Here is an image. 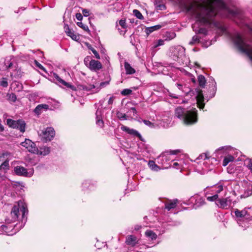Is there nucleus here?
Here are the masks:
<instances>
[{
  "instance_id": "nucleus-1",
  "label": "nucleus",
  "mask_w": 252,
  "mask_h": 252,
  "mask_svg": "<svg viewBox=\"0 0 252 252\" xmlns=\"http://www.w3.org/2000/svg\"><path fill=\"white\" fill-rule=\"evenodd\" d=\"M185 7L196 18L195 23L192 26L195 33L205 35L207 32L206 28L218 29L222 33L225 32L223 25L216 19L218 9L226 8L222 0H207L204 4L194 1L186 5Z\"/></svg>"
},
{
  "instance_id": "nucleus-2",
  "label": "nucleus",
  "mask_w": 252,
  "mask_h": 252,
  "mask_svg": "<svg viewBox=\"0 0 252 252\" xmlns=\"http://www.w3.org/2000/svg\"><path fill=\"white\" fill-rule=\"evenodd\" d=\"M232 38L239 50L245 53L252 61V46L248 44L246 40L239 33H235Z\"/></svg>"
},
{
  "instance_id": "nucleus-3",
  "label": "nucleus",
  "mask_w": 252,
  "mask_h": 252,
  "mask_svg": "<svg viewBox=\"0 0 252 252\" xmlns=\"http://www.w3.org/2000/svg\"><path fill=\"white\" fill-rule=\"evenodd\" d=\"M178 88L182 90L183 92L186 93L187 94L195 95L196 98L197 104L198 107L200 109H203L204 107V96L202 93V91L199 88H196L194 90H191L189 88L183 87V85L181 84H176Z\"/></svg>"
},
{
  "instance_id": "nucleus-4",
  "label": "nucleus",
  "mask_w": 252,
  "mask_h": 252,
  "mask_svg": "<svg viewBox=\"0 0 252 252\" xmlns=\"http://www.w3.org/2000/svg\"><path fill=\"white\" fill-rule=\"evenodd\" d=\"M196 111H179L178 117L187 125L192 124L196 121Z\"/></svg>"
},
{
  "instance_id": "nucleus-5",
  "label": "nucleus",
  "mask_w": 252,
  "mask_h": 252,
  "mask_svg": "<svg viewBox=\"0 0 252 252\" xmlns=\"http://www.w3.org/2000/svg\"><path fill=\"white\" fill-rule=\"evenodd\" d=\"M22 212V217L24 218L25 214L28 213L27 206L22 202H18L17 205H14L11 210L10 215L11 216L12 221H15L18 217L19 210Z\"/></svg>"
},
{
  "instance_id": "nucleus-6",
  "label": "nucleus",
  "mask_w": 252,
  "mask_h": 252,
  "mask_svg": "<svg viewBox=\"0 0 252 252\" xmlns=\"http://www.w3.org/2000/svg\"><path fill=\"white\" fill-rule=\"evenodd\" d=\"M55 135V131L52 127H48L42 130L39 133L41 140L43 142L50 141Z\"/></svg>"
},
{
  "instance_id": "nucleus-7",
  "label": "nucleus",
  "mask_w": 252,
  "mask_h": 252,
  "mask_svg": "<svg viewBox=\"0 0 252 252\" xmlns=\"http://www.w3.org/2000/svg\"><path fill=\"white\" fill-rule=\"evenodd\" d=\"M21 145L32 153H36L38 152V148L35 144L30 139H26L24 142L21 143Z\"/></svg>"
},
{
  "instance_id": "nucleus-8",
  "label": "nucleus",
  "mask_w": 252,
  "mask_h": 252,
  "mask_svg": "<svg viewBox=\"0 0 252 252\" xmlns=\"http://www.w3.org/2000/svg\"><path fill=\"white\" fill-rule=\"evenodd\" d=\"M216 204L220 208L227 209L231 205V200L228 197L218 199Z\"/></svg>"
},
{
  "instance_id": "nucleus-9",
  "label": "nucleus",
  "mask_w": 252,
  "mask_h": 252,
  "mask_svg": "<svg viewBox=\"0 0 252 252\" xmlns=\"http://www.w3.org/2000/svg\"><path fill=\"white\" fill-rule=\"evenodd\" d=\"M89 67L91 70L96 71L101 69L102 64L100 62L98 61L92 60L89 62Z\"/></svg>"
},
{
  "instance_id": "nucleus-10",
  "label": "nucleus",
  "mask_w": 252,
  "mask_h": 252,
  "mask_svg": "<svg viewBox=\"0 0 252 252\" xmlns=\"http://www.w3.org/2000/svg\"><path fill=\"white\" fill-rule=\"evenodd\" d=\"M126 243L127 245L134 246L138 243L137 238L136 236L132 235H128L126 237Z\"/></svg>"
},
{
  "instance_id": "nucleus-11",
  "label": "nucleus",
  "mask_w": 252,
  "mask_h": 252,
  "mask_svg": "<svg viewBox=\"0 0 252 252\" xmlns=\"http://www.w3.org/2000/svg\"><path fill=\"white\" fill-rule=\"evenodd\" d=\"M121 129L124 131H126L129 134L136 136L140 138L141 137L140 134L137 131L133 129H130L125 126H121Z\"/></svg>"
},
{
  "instance_id": "nucleus-12",
  "label": "nucleus",
  "mask_w": 252,
  "mask_h": 252,
  "mask_svg": "<svg viewBox=\"0 0 252 252\" xmlns=\"http://www.w3.org/2000/svg\"><path fill=\"white\" fill-rule=\"evenodd\" d=\"M14 171L16 175L26 176L28 175L27 170L24 167L17 166L15 167Z\"/></svg>"
},
{
  "instance_id": "nucleus-13",
  "label": "nucleus",
  "mask_w": 252,
  "mask_h": 252,
  "mask_svg": "<svg viewBox=\"0 0 252 252\" xmlns=\"http://www.w3.org/2000/svg\"><path fill=\"white\" fill-rule=\"evenodd\" d=\"M10 60H11L9 59L8 58L5 59L3 64L0 65V69L2 70H6L11 68L13 66V63Z\"/></svg>"
},
{
  "instance_id": "nucleus-14",
  "label": "nucleus",
  "mask_w": 252,
  "mask_h": 252,
  "mask_svg": "<svg viewBox=\"0 0 252 252\" xmlns=\"http://www.w3.org/2000/svg\"><path fill=\"white\" fill-rule=\"evenodd\" d=\"M177 203V199L170 200L169 202L165 203V208L168 211H170L171 209H174L176 207Z\"/></svg>"
},
{
  "instance_id": "nucleus-15",
  "label": "nucleus",
  "mask_w": 252,
  "mask_h": 252,
  "mask_svg": "<svg viewBox=\"0 0 252 252\" xmlns=\"http://www.w3.org/2000/svg\"><path fill=\"white\" fill-rule=\"evenodd\" d=\"M50 153V148L48 147L44 146L40 147L39 149H38V152L36 153L40 155L46 156Z\"/></svg>"
},
{
  "instance_id": "nucleus-16",
  "label": "nucleus",
  "mask_w": 252,
  "mask_h": 252,
  "mask_svg": "<svg viewBox=\"0 0 252 252\" xmlns=\"http://www.w3.org/2000/svg\"><path fill=\"white\" fill-rule=\"evenodd\" d=\"M234 213L237 218H243L247 215L248 212L246 209H244L241 211L236 209L234 211Z\"/></svg>"
},
{
  "instance_id": "nucleus-17",
  "label": "nucleus",
  "mask_w": 252,
  "mask_h": 252,
  "mask_svg": "<svg viewBox=\"0 0 252 252\" xmlns=\"http://www.w3.org/2000/svg\"><path fill=\"white\" fill-rule=\"evenodd\" d=\"M96 125L102 127L103 126L104 123L101 117V111L96 112Z\"/></svg>"
},
{
  "instance_id": "nucleus-18",
  "label": "nucleus",
  "mask_w": 252,
  "mask_h": 252,
  "mask_svg": "<svg viewBox=\"0 0 252 252\" xmlns=\"http://www.w3.org/2000/svg\"><path fill=\"white\" fill-rule=\"evenodd\" d=\"M124 66L127 74H132L135 72V69L131 66L128 63L125 62Z\"/></svg>"
},
{
  "instance_id": "nucleus-19",
  "label": "nucleus",
  "mask_w": 252,
  "mask_h": 252,
  "mask_svg": "<svg viewBox=\"0 0 252 252\" xmlns=\"http://www.w3.org/2000/svg\"><path fill=\"white\" fill-rule=\"evenodd\" d=\"M54 77L56 79V80L58 81V82L61 84V85H63L67 88H70L71 85H70L69 83L66 82L65 81L61 79L57 74H54Z\"/></svg>"
},
{
  "instance_id": "nucleus-20",
  "label": "nucleus",
  "mask_w": 252,
  "mask_h": 252,
  "mask_svg": "<svg viewBox=\"0 0 252 252\" xmlns=\"http://www.w3.org/2000/svg\"><path fill=\"white\" fill-rule=\"evenodd\" d=\"M17 126H18L16 127V128L19 129L21 132H24L25 130V128L26 125L25 122L23 120H17Z\"/></svg>"
},
{
  "instance_id": "nucleus-21",
  "label": "nucleus",
  "mask_w": 252,
  "mask_h": 252,
  "mask_svg": "<svg viewBox=\"0 0 252 252\" xmlns=\"http://www.w3.org/2000/svg\"><path fill=\"white\" fill-rule=\"evenodd\" d=\"M161 26L159 25H157L153 27H148L146 29V32L147 34H149L155 31L158 30L160 29Z\"/></svg>"
},
{
  "instance_id": "nucleus-22",
  "label": "nucleus",
  "mask_w": 252,
  "mask_h": 252,
  "mask_svg": "<svg viewBox=\"0 0 252 252\" xmlns=\"http://www.w3.org/2000/svg\"><path fill=\"white\" fill-rule=\"evenodd\" d=\"M198 82L199 85L201 88H204L206 84V79L204 76L200 75L198 76Z\"/></svg>"
},
{
  "instance_id": "nucleus-23",
  "label": "nucleus",
  "mask_w": 252,
  "mask_h": 252,
  "mask_svg": "<svg viewBox=\"0 0 252 252\" xmlns=\"http://www.w3.org/2000/svg\"><path fill=\"white\" fill-rule=\"evenodd\" d=\"M234 158L231 155H228L225 157L223 159L222 165L223 166H226L229 162L233 161Z\"/></svg>"
},
{
  "instance_id": "nucleus-24",
  "label": "nucleus",
  "mask_w": 252,
  "mask_h": 252,
  "mask_svg": "<svg viewBox=\"0 0 252 252\" xmlns=\"http://www.w3.org/2000/svg\"><path fill=\"white\" fill-rule=\"evenodd\" d=\"M9 168L8 158L5 159V160L0 165V170H7Z\"/></svg>"
},
{
  "instance_id": "nucleus-25",
  "label": "nucleus",
  "mask_w": 252,
  "mask_h": 252,
  "mask_svg": "<svg viewBox=\"0 0 252 252\" xmlns=\"http://www.w3.org/2000/svg\"><path fill=\"white\" fill-rule=\"evenodd\" d=\"M7 124L11 127L12 128H16L18 126H17V121H14L12 119H8L6 121Z\"/></svg>"
},
{
  "instance_id": "nucleus-26",
  "label": "nucleus",
  "mask_w": 252,
  "mask_h": 252,
  "mask_svg": "<svg viewBox=\"0 0 252 252\" xmlns=\"http://www.w3.org/2000/svg\"><path fill=\"white\" fill-rule=\"evenodd\" d=\"M7 99L10 103L15 102L16 100L17 97L16 95L13 93L8 94H7Z\"/></svg>"
},
{
  "instance_id": "nucleus-27",
  "label": "nucleus",
  "mask_w": 252,
  "mask_h": 252,
  "mask_svg": "<svg viewBox=\"0 0 252 252\" xmlns=\"http://www.w3.org/2000/svg\"><path fill=\"white\" fill-rule=\"evenodd\" d=\"M49 105L45 104H41L38 105L34 110H41L42 109L48 110L49 109Z\"/></svg>"
},
{
  "instance_id": "nucleus-28",
  "label": "nucleus",
  "mask_w": 252,
  "mask_h": 252,
  "mask_svg": "<svg viewBox=\"0 0 252 252\" xmlns=\"http://www.w3.org/2000/svg\"><path fill=\"white\" fill-rule=\"evenodd\" d=\"M10 155V153L8 152H5L2 153H0V162L3 160H5V159L6 158H8Z\"/></svg>"
},
{
  "instance_id": "nucleus-29",
  "label": "nucleus",
  "mask_w": 252,
  "mask_h": 252,
  "mask_svg": "<svg viewBox=\"0 0 252 252\" xmlns=\"http://www.w3.org/2000/svg\"><path fill=\"white\" fill-rule=\"evenodd\" d=\"M147 236L150 237L152 240H155L157 238V235L151 230H147L145 232Z\"/></svg>"
},
{
  "instance_id": "nucleus-30",
  "label": "nucleus",
  "mask_w": 252,
  "mask_h": 252,
  "mask_svg": "<svg viewBox=\"0 0 252 252\" xmlns=\"http://www.w3.org/2000/svg\"><path fill=\"white\" fill-rule=\"evenodd\" d=\"M66 34L75 41H78L79 39V36L78 35L75 34L74 32L72 30L68 34Z\"/></svg>"
},
{
  "instance_id": "nucleus-31",
  "label": "nucleus",
  "mask_w": 252,
  "mask_h": 252,
  "mask_svg": "<svg viewBox=\"0 0 252 252\" xmlns=\"http://www.w3.org/2000/svg\"><path fill=\"white\" fill-rule=\"evenodd\" d=\"M77 25L78 27L81 28L85 31H89L88 27L87 25L84 24L82 22H77Z\"/></svg>"
},
{
  "instance_id": "nucleus-32",
  "label": "nucleus",
  "mask_w": 252,
  "mask_h": 252,
  "mask_svg": "<svg viewBox=\"0 0 252 252\" xmlns=\"http://www.w3.org/2000/svg\"><path fill=\"white\" fill-rule=\"evenodd\" d=\"M132 93V90L130 89H125L121 91V94L124 96L128 95Z\"/></svg>"
},
{
  "instance_id": "nucleus-33",
  "label": "nucleus",
  "mask_w": 252,
  "mask_h": 252,
  "mask_svg": "<svg viewBox=\"0 0 252 252\" xmlns=\"http://www.w3.org/2000/svg\"><path fill=\"white\" fill-rule=\"evenodd\" d=\"M134 15L139 19H143V16L142 14L137 9H134L133 11Z\"/></svg>"
},
{
  "instance_id": "nucleus-34",
  "label": "nucleus",
  "mask_w": 252,
  "mask_h": 252,
  "mask_svg": "<svg viewBox=\"0 0 252 252\" xmlns=\"http://www.w3.org/2000/svg\"><path fill=\"white\" fill-rule=\"evenodd\" d=\"M199 40V37L197 35H194L192 37L191 40L189 42L191 45L198 43Z\"/></svg>"
},
{
  "instance_id": "nucleus-35",
  "label": "nucleus",
  "mask_w": 252,
  "mask_h": 252,
  "mask_svg": "<svg viewBox=\"0 0 252 252\" xmlns=\"http://www.w3.org/2000/svg\"><path fill=\"white\" fill-rule=\"evenodd\" d=\"M218 197L219 195H218V194H216L213 196L207 197V199L209 201H214L215 200L217 201Z\"/></svg>"
},
{
  "instance_id": "nucleus-36",
  "label": "nucleus",
  "mask_w": 252,
  "mask_h": 252,
  "mask_svg": "<svg viewBox=\"0 0 252 252\" xmlns=\"http://www.w3.org/2000/svg\"><path fill=\"white\" fill-rule=\"evenodd\" d=\"M89 48L92 51V52L94 55V56L96 59H100V56H99V54L94 48L90 46V47H89Z\"/></svg>"
},
{
  "instance_id": "nucleus-37",
  "label": "nucleus",
  "mask_w": 252,
  "mask_h": 252,
  "mask_svg": "<svg viewBox=\"0 0 252 252\" xmlns=\"http://www.w3.org/2000/svg\"><path fill=\"white\" fill-rule=\"evenodd\" d=\"M119 24L120 26H121V27L124 29H126L127 28L126 20L125 19H121L120 20Z\"/></svg>"
},
{
  "instance_id": "nucleus-38",
  "label": "nucleus",
  "mask_w": 252,
  "mask_h": 252,
  "mask_svg": "<svg viewBox=\"0 0 252 252\" xmlns=\"http://www.w3.org/2000/svg\"><path fill=\"white\" fill-rule=\"evenodd\" d=\"M0 84L3 87H7L8 86V82L7 79L5 78H3L2 80L0 82Z\"/></svg>"
},
{
  "instance_id": "nucleus-39",
  "label": "nucleus",
  "mask_w": 252,
  "mask_h": 252,
  "mask_svg": "<svg viewBox=\"0 0 252 252\" xmlns=\"http://www.w3.org/2000/svg\"><path fill=\"white\" fill-rule=\"evenodd\" d=\"M181 151L180 150H170L167 152V153H169L170 155H177Z\"/></svg>"
},
{
  "instance_id": "nucleus-40",
  "label": "nucleus",
  "mask_w": 252,
  "mask_h": 252,
  "mask_svg": "<svg viewBox=\"0 0 252 252\" xmlns=\"http://www.w3.org/2000/svg\"><path fill=\"white\" fill-rule=\"evenodd\" d=\"M35 64L36 65V66L37 67H38L40 69H41L44 71H46L45 68L40 63H39L37 61H35Z\"/></svg>"
},
{
  "instance_id": "nucleus-41",
  "label": "nucleus",
  "mask_w": 252,
  "mask_h": 252,
  "mask_svg": "<svg viewBox=\"0 0 252 252\" xmlns=\"http://www.w3.org/2000/svg\"><path fill=\"white\" fill-rule=\"evenodd\" d=\"M64 30L66 34H68L71 31V30L69 28L68 25L66 24H64Z\"/></svg>"
},
{
  "instance_id": "nucleus-42",
  "label": "nucleus",
  "mask_w": 252,
  "mask_h": 252,
  "mask_svg": "<svg viewBox=\"0 0 252 252\" xmlns=\"http://www.w3.org/2000/svg\"><path fill=\"white\" fill-rule=\"evenodd\" d=\"M82 13L84 16L87 17L89 15L90 11L87 9H82Z\"/></svg>"
},
{
  "instance_id": "nucleus-43",
  "label": "nucleus",
  "mask_w": 252,
  "mask_h": 252,
  "mask_svg": "<svg viewBox=\"0 0 252 252\" xmlns=\"http://www.w3.org/2000/svg\"><path fill=\"white\" fill-rule=\"evenodd\" d=\"M117 116L120 119H125V117H126L125 114H123L120 111H118V113H117Z\"/></svg>"
},
{
  "instance_id": "nucleus-44",
  "label": "nucleus",
  "mask_w": 252,
  "mask_h": 252,
  "mask_svg": "<svg viewBox=\"0 0 252 252\" xmlns=\"http://www.w3.org/2000/svg\"><path fill=\"white\" fill-rule=\"evenodd\" d=\"M143 123L147 126L152 127L153 126V124H152L151 122L148 120H143Z\"/></svg>"
},
{
  "instance_id": "nucleus-45",
  "label": "nucleus",
  "mask_w": 252,
  "mask_h": 252,
  "mask_svg": "<svg viewBox=\"0 0 252 252\" xmlns=\"http://www.w3.org/2000/svg\"><path fill=\"white\" fill-rule=\"evenodd\" d=\"M90 57L88 56L87 57H86L85 59H84V63L86 65L88 66V65H89V62L91 61L90 60Z\"/></svg>"
},
{
  "instance_id": "nucleus-46",
  "label": "nucleus",
  "mask_w": 252,
  "mask_h": 252,
  "mask_svg": "<svg viewBox=\"0 0 252 252\" xmlns=\"http://www.w3.org/2000/svg\"><path fill=\"white\" fill-rule=\"evenodd\" d=\"M216 190L217 194L220 193L223 190V186L222 185H219L217 187Z\"/></svg>"
},
{
  "instance_id": "nucleus-47",
  "label": "nucleus",
  "mask_w": 252,
  "mask_h": 252,
  "mask_svg": "<svg viewBox=\"0 0 252 252\" xmlns=\"http://www.w3.org/2000/svg\"><path fill=\"white\" fill-rule=\"evenodd\" d=\"M76 18L79 20V21H81L83 19V16L82 15V14L80 13H76Z\"/></svg>"
},
{
  "instance_id": "nucleus-48",
  "label": "nucleus",
  "mask_w": 252,
  "mask_h": 252,
  "mask_svg": "<svg viewBox=\"0 0 252 252\" xmlns=\"http://www.w3.org/2000/svg\"><path fill=\"white\" fill-rule=\"evenodd\" d=\"M199 157L200 158H202L203 159H206L209 158L207 153L202 154L201 155H200Z\"/></svg>"
},
{
  "instance_id": "nucleus-49",
  "label": "nucleus",
  "mask_w": 252,
  "mask_h": 252,
  "mask_svg": "<svg viewBox=\"0 0 252 252\" xmlns=\"http://www.w3.org/2000/svg\"><path fill=\"white\" fill-rule=\"evenodd\" d=\"M164 44V40L162 39H159L158 41V44L155 46V47H157L158 46H161Z\"/></svg>"
},
{
  "instance_id": "nucleus-50",
  "label": "nucleus",
  "mask_w": 252,
  "mask_h": 252,
  "mask_svg": "<svg viewBox=\"0 0 252 252\" xmlns=\"http://www.w3.org/2000/svg\"><path fill=\"white\" fill-rule=\"evenodd\" d=\"M108 84H109L108 81L102 82L100 83V86L101 87H104L106 86V85H107Z\"/></svg>"
},
{
  "instance_id": "nucleus-51",
  "label": "nucleus",
  "mask_w": 252,
  "mask_h": 252,
  "mask_svg": "<svg viewBox=\"0 0 252 252\" xmlns=\"http://www.w3.org/2000/svg\"><path fill=\"white\" fill-rule=\"evenodd\" d=\"M249 168L252 171V160L250 159L249 161V164L248 165Z\"/></svg>"
},
{
  "instance_id": "nucleus-52",
  "label": "nucleus",
  "mask_w": 252,
  "mask_h": 252,
  "mask_svg": "<svg viewBox=\"0 0 252 252\" xmlns=\"http://www.w3.org/2000/svg\"><path fill=\"white\" fill-rule=\"evenodd\" d=\"M169 95L171 97H172V98H178V96L177 95H176L175 94H172V93H169Z\"/></svg>"
},
{
  "instance_id": "nucleus-53",
  "label": "nucleus",
  "mask_w": 252,
  "mask_h": 252,
  "mask_svg": "<svg viewBox=\"0 0 252 252\" xmlns=\"http://www.w3.org/2000/svg\"><path fill=\"white\" fill-rule=\"evenodd\" d=\"M113 98L112 97H110V98L108 101V103L109 104H111L113 103Z\"/></svg>"
},
{
  "instance_id": "nucleus-54",
  "label": "nucleus",
  "mask_w": 252,
  "mask_h": 252,
  "mask_svg": "<svg viewBox=\"0 0 252 252\" xmlns=\"http://www.w3.org/2000/svg\"><path fill=\"white\" fill-rule=\"evenodd\" d=\"M1 227L2 228V229L4 231H6V228H7V226L5 225H1Z\"/></svg>"
},
{
  "instance_id": "nucleus-55",
  "label": "nucleus",
  "mask_w": 252,
  "mask_h": 252,
  "mask_svg": "<svg viewBox=\"0 0 252 252\" xmlns=\"http://www.w3.org/2000/svg\"><path fill=\"white\" fill-rule=\"evenodd\" d=\"M4 130V127L2 125L0 124V132L3 131Z\"/></svg>"
},
{
  "instance_id": "nucleus-56",
  "label": "nucleus",
  "mask_w": 252,
  "mask_h": 252,
  "mask_svg": "<svg viewBox=\"0 0 252 252\" xmlns=\"http://www.w3.org/2000/svg\"><path fill=\"white\" fill-rule=\"evenodd\" d=\"M154 162L153 161H150L149 162V164L152 165L153 164H154Z\"/></svg>"
},
{
  "instance_id": "nucleus-57",
  "label": "nucleus",
  "mask_w": 252,
  "mask_h": 252,
  "mask_svg": "<svg viewBox=\"0 0 252 252\" xmlns=\"http://www.w3.org/2000/svg\"><path fill=\"white\" fill-rule=\"evenodd\" d=\"M34 112H35L36 113V114L37 115H39V114H40V111H34Z\"/></svg>"
},
{
  "instance_id": "nucleus-58",
  "label": "nucleus",
  "mask_w": 252,
  "mask_h": 252,
  "mask_svg": "<svg viewBox=\"0 0 252 252\" xmlns=\"http://www.w3.org/2000/svg\"><path fill=\"white\" fill-rule=\"evenodd\" d=\"M120 32L121 33V34H124L126 32H125V31L123 32V31H121Z\"/></svg>"
},
{
  "instance_id": "nucleus-59",
  "label": "nucleus",
  "mask_w": 252,
  "mask_h": 252,
  "mask_svg": "<svg viewBox=\"0 0 252 252\" xmlns=\"http://www.w3.org/2000/svg\"><path fill=\"white\" fill-rule=\"evenodd\" d=\"M132 89L134 90H136L138 89V88L137 87H134L132 88Z\"/></svg>"
},
{
  "instance_id": "nucleus-60",
  "label": "nucleus",
  "mask_w": 252,
  "mask_h": 252,
  "mask_svg": "<svg viewBox=\"0 0 252 252\" xmlns=\"http://www.w3.org/2000/svg\"><path fill=\"white\" fill-rule=\"evenodd\" d=\"M179 50L182 49L183 51H184V49L182 47H179Z\"/></svg>"
},
{
  "instance_id": "nucleus-61",
  "label": "nucleus",
  "mask_w": 252,
  "mask_h": 252,
  "mask_svg": "<svg viewBox=\"0 0 252 252\" xmlns=\"http://www.w3.org/2000/svg\"><path fill=\"white\" fill-rule=\"evenodd\" d=\"M130 110L134 111V110H135V109L134 108H133V107H132V108H131V110Z\"/></svg>"
},
{
  "instance_id": "nucleus-62",
  "label": "nucleus",
  "mask_w": 252,
  "mask_h": 252,
  "mask_svg": "<svg viewBox=\"0 0 252 252\" xmlns=\"http://www.w3.org/2000/svg\"><path fill=\"white\" fill-rule=\"evenodd\" d=\"M174 165H178V163H177V162H175V163H174Z\"/></svg>"
},
{
  "instance_id": "nucleus-63",
  "label": "nucleus",
  "mask_w": 252,
  "mask_h": 252,
  "mask_svg": "<svg viewBox=\"0 0 252 252\" xmlns=\"http://www.w3.org/2000/svg\"><path fill=\"white\" fill-rule=\"evenodd\" d=\"M139 227H137V228H135V229H136V230H138L139 229Z\"/></svg>"
},
{
  "instance_id": "nucleus-64",
  "label": "nucleus",
  "mask_w": 252,
  "mask_h": 252,
  "mask_svg": "<svg viewBox=\"0 0 252 252\" xmlns=\"http://www.w3.org/2000/svg\"><path fill=\"white\" fill-rule=\"evenodd\" d=\"M139 227H137V228H135V229H136V230H138L139 229Z\"/></svg>"
}]
</instances>
